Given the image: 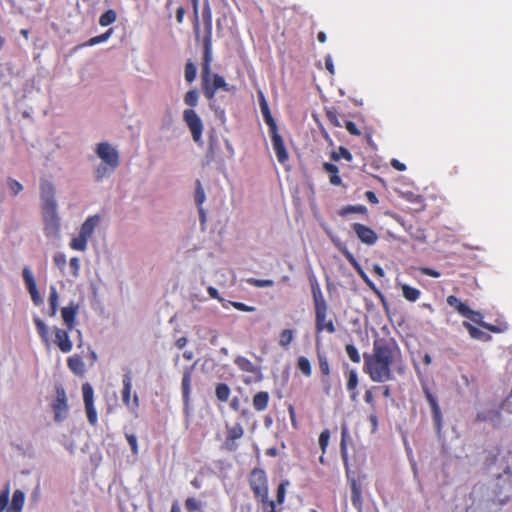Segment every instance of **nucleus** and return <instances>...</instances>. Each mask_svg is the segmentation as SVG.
Returning <instances> with one entry per match:
<instances>
[{"instance_id":"25","label":"nucleus","mask_w":512,"mask_h":512,"mask_svg":"<svg viewBox=\"0 0 512 512\" xmlns=\"http://www.w3.org/2000/svg\"><path fill=\"white\" fill-rule=\"evenodd\" d=\"M270 395L266 391L257 392L252 399L253 408L256 411H264L269 404Z\"/></svg>"},{"instance_id":"12","label":"nucleus","mask_w":512,"mask_h":512,"mask_svg":"<svg viewBox=\"0 0 512 512\" xmlns=\"http://www.w3.org/2000/svg\"><path fill=\"white\" fill-rule=\"evenodd\" d=\"M422 390H423V393H424V396H425L427 402L430 405L435 428L438 432H440L441 428H442V413H441V409L439 407L437 398L431 392V390L429 389V387L427 385H424L422 387Z\"/></svg>"},{"instance_id":"13","label":"nucleus","mask_w":512,"mask_h":512,"mask_svg":"<svg viewBox=\"0 0 512 512\" xmlns=\"http://www.w3.org/2000/svg\"><path fill=\"white\" fill-rule=\"evenodd\" d=\"M22 277H23L26 289L30 294L33 304L35 306H40L43 303V299L37 289V285H36L34 276L28 267H25L23 269Z\"/></svg>"},{"instance_id":"6","label":"nucleus","mask_w":512,"mask_h":512,"mask_svg":"<svg viewBox=\"0 0 512 512\" xmlns=\"http://www.w3.org/2000/svg\"><path fill=\"white\" fill-rule=\"evenodd\" d=\"M95 152L102 160V163L108 164L111 168H117L120 164V156L115 147L108 142L97 144Z\"/></svg>"},{"instance_id":"19","label":"nucleus","mask_w":512,"mask_h":512,"mask_svg":"<svg viewBox=\"0 0 512 512\" xmlns=\"http://www.w3.org/2000/svg\"><path fill=\"white\" fill-rule=\"evenodd\" d=\"M271 142H272V146L275 151L278 162L281 164H285L289 159V155H288V152L286 150V147H285V144H284V141H283L281 135L280 134L272 135Z\"/></svg>"},{"instance_id":"21","label":"nucleus","mask_w":512,"mask_h":512,"mask_svg":"<svg viewBox=\"0 0 512 512\" xmlns=\"http://www.w3.org/2000/svg\"><path fill=\"white\" fill-rule=\"evenodd\" d=\"M78 312V305L71 303L61 310L63 322L68 330H73L75 326L76 315Z\"/></svg>"},{"instance_id":"60","label":"nucleus","mask_w":512,"mask_h":512,"mask_svg":"<svg viewBox=\"0 0 512 512\" xmlns=\"http://www.w3.org/2000/svg\"><path fill=\"white\" fill-rule=\"evenodd\" d=\"M69 265H70V268L72 270V275L77 277L78 274H79V270H80L79 259L77 257L71 258Z\"/></svg>"},{"instance_id":"27","label":"nucleus","mask_w":512,"mask_h":512,"mask_svg":"<svg viewBox=\"0 0 512 512\" xmlns=\"http://www.w3.org/2000/svg\"><path fill=\"white\" fill-rule=\"evenodd\" d=\"M25 502V494L21 490H15L10 506L6 512H21Z\"/></svg>"},{"instance_id":"10","label":"nucleus","mask_w":512,"mask_h":512,"mask_svg":"<svg viewBox=\"0 0 512 512\" xmlns=\"http://www.w3.org/2000/svg\"><path fill=\"white\" fill-rule=\"evenodd\" d=\"M122 402L123 404L131 409L132 411H135L139 407V397L137 393H134L133 400H131V392H132V377L131 373L127 372L123 375L122 379Z\"/></svg>"},{"instance_id":"17","label":"nucleus","mask_w":512,"mask_h":512,"mask_svg":"<svg viewBox=\"0 0 512 512\" xmlns=\"http://www.w3.org/2000/svg\"><path fill=\"white\" fill-rule=\"evenodd\" d=\"M243 434L244 429L240 423H236L234 426L228 427L224 447L228 451H235L238 448L236 440L240 439Z\"/></svg>"},{"instance_id":"41","label":"nucleus","mask_w":512,"mask_h":512,"mask_svg":"<svg viewBox=\"0 0 512 512\" xmlns=\"http://www.w3.org/2000/svg\"><path fill=\"white\" fill-rule=\"evenodd\" d=\"M116 168H111L108 164L102 163L95 170V179L102 181L103 178L109 176Z\"/></svg>"},{"instance_id":"44","label":"nucleus","mask_w":512,"mask_h":512,"mask_svg":"<svg viewBox=\"0 0 512 512\" xmlns=\"http://www.w3.org/2000/svg\"><path fill=\"white\" fill-rule=\"evenodd\" d=\"M349 213H359L362 215H367L368 210L364 205H348L343 207L340 211L342 216L347 215Z\"/></svg>"},{"instance_id":"11","label":"nucleus","mask_w":512,"mask_h":512,"mask_svg":"<svg viewBox=\"0 0 512 512\" xmlns=\"http://www.w3.org/2000/svg\"><path fill=\"white\" fill-rule=\"evenodd\" d=\"M202 16L205 28V34L202 40L203 52H206L208 58L209 51H212V13L208 3L203 8Z\"/></svg>"},{"instance_id":"8","label":"nucleus","mask_w":512,"mask_h":512,"mask_svg":"<svg viewBox=\"0 0 512 512\" xmlns=\"http://www.w3.org/2000/svg\"><path fill=\"white\" fill-rule=\"evenodd\" d=\"M183 120L191 132L192 139L199 142L204 128L201 118L193 109H186L183 112Z\"/></svg>"},{"instance_id":"16","label":"nucleus","mask_w":512,"mask_h":512,"mask_svg":"<svg viewBox=\"0 0 512 512\" xmlns=\"http://www.w3.org/2000/svg\"><path fill=\"white\" fill-rule=\"evenodd\" d=\"M40 197L42 200V207L57 206L55 200V187L51 182L47 180H41Z\"/></svg>"},{"instance_id":"26","label":"nucleus","mask_w":512,"mask_h":512,"mask_svg":"<svg viewBox=\"0 0 512 512\" xmlns=\"http://www.w3.org/2000/svg\"><path fill=\"white\" fill-rule=\"evenodd\" d=\"M99 222H100L99 215L89 216L82 224V226L80 228V233L89 239L92 236L94 229L98 225Z\"/></svg>"},{"instance_id":"31","label":"nucleus","mask_w":512,"mask_h":512,"mask_svg":"<svg viewBox=\"0 0 512 512\" xmlns=\"http://www.w3.org/2000/svg\"><path fill=\"white\" fill-rule=\"evenodd\" d=\"M351 502L352 505L356 509H361L362 507V491L360 485L355 481L352 480L351 482Z\"/></svg>"},{"instance_id":"33","label":"nucleus","mask_w":512,"mask_h":512,"mask_svg":"<svg viewBox=\"0 0 512 512\" xmlns=\"http://www.w3.org/2000/svg\"><path fill=\"white\" fill-rule=\"evenodd\" d=\"M446 301L448 305L453 307L461 316L468 312L469 306L461 302L455 295H449Z\"/></svg>"},{"instance_id":"32","label":"nucleus","mask_w":512,"mask_h":512,"mask_svg":"<svg viewBox=\"0 0 512 512\" xmlns=\"http://www.w3.org/2000/svg\"><path fill=\"white\" fill-rule=\"evenodd\" d=\"M400 288L402 290L403 297L409 302H416L421 296V291L419 289L408 284H400Z\"/></svg>"},{"instance_id":"42","label":"nucleus","mask_w":512,"mask_h":512,"mask_svg":"<svg viewBox=\"0 0 512 512\" xmlns=\"http://www.w3.org/2000/svg\"><path fill=\"white\" fill-rule=\"evenodd\" d=\"M117 13L113 9L104 12L99 18V24L106 27L116 21Z\"/></svg>"},{"instance_id":"64","label":"nucleus","mask_w":512,"mask_h":512,"mask_svg":"<svg viewBox=\"0 0 512 512\" xmlns=\"http://www.w3.org/2000/svg\"><path fill=\"white\" fill-rule=\"evenodd\" d=\"M233 306L240 310V311H243V312H253L255 311V307H252V306H248L242 302H234L233 303Z\"/></svg>"},{"instance_id":"15","label":"nucleus","mask_w":512,"mask_h":512,"mask_svg":"<svg viewBox=\"0 0 512 512\" xmlns=\"http://www.w3.org/2000/svg\"><path fill=\"white\" fill-rule=\"evenodd\" d=\"M352 229L358 239L366 245H374L378 240L377 233L372 228L364 224L354 223L352 224Z\"/></svg>"},{"instance_id":"29","label":"nucleus","mask_w":512,"mask_h":512,"mask_svg":"<svg viewBox=\"0 0 512 512\" xmlns=\"http://www.w3.org/2000/svg\"><path fill=\"white\" fill-rule=\"evenodd\" d=\"M462 325L468 331V333L472 339L483 340V341H489L491 339L490 335L484 333L482 330L473 326L468 321H463Z\"/></svg>"},{"instance_id":"45","label":"nucleus","mask_w":512,"mask_h":512,"mask_svg":"<svg viewBox=\"0 0 512 512\" xmlns=\"http://www.w3.org/2000/svg\"><path fill=\"white\" fill-rule=\"evenodd\" d=\"M345 352L353 363H360L361 356L356 346H354L353 344H346Z\"/></svg>"},{"instance_id":"50","label":"nucleus","mask_w":512,"mask_h":512,"mask_svg":"<svg viewBox=\"0 0 512 512\" xmlns=\"http://www.w3.org/2000/svg\"><path fill=\"white\" fill-rule=\"evenodd\" d=\"M112 29H109L107 30L105 33L101 34V35H98V36H95V37H92L90 38L85 45L87 46H94L96 44H99V43H102V42H105L112 34Z\"/></svg>"},{"instance_id":"5","label":"nucleus","mask_w":512,"mask_h":512,"mask_svg":"<svg viewBox=\"0 0 512 512\" xmlns=\"http://www.w3.org/2000/svg\"><path fill=\"white\" fill-rule=\"evenodd\" d=\"M42 208V217L44 221V233L47 237H56L60 232V217L57 213V206H47Z\"/></svg>"},{"instance_id":"24","label":"nucleus","mask_w":512,"mask_h":512,"mask_svg":"<svg viewBox=\"0 0 512 512\" xmlns=\"http://www.w3.org/2000/svg\"><path fill=\"white\" fill-rule=\"evenodd\" d=\"M67 366L76 376H84L86 372L85 364L79 355H73L67 359Z\"/></svg>"},{"instance_id":"51","label":"nucleus","mask_w":512,"mask_h":512,"mask_svg":"<svg viewBox=\"0 0 512 512\" xmlns=\"http://www.w3.org/2000/svg\"><path fill=\"white\" fill-rule=\"evenodd\" d=\"M328 121L335 127H342L341 116L334 109L326 111Z\"/></svg>"},{"instance_id":"63","label":"nucleus","mask_w":512,"mask_h":512,"mask_svg":"<svg viewBox=\"0 0 512 512\" xmlns=\"http://www.w3.org/2000/svg\"><path fill=\"white\" fill-rule=\"evenodd\" d=\"M53 260H54V263H55L58 267H60V268L64 267V266H65V264H66V257H65V255H64V254H62V253H57V254H55V255H54V257H53Z\"/></svg>"},{"instance_id":"3","label":"nucleus","mask_w":512,"mask_h":512,"mask_svg":"<svg viewBox=\"0 0 512 512\" xmlns=\"http://www.w3.org/2000/svg\"><path fill=\"white\" fill-rule=\"evenodd\" d=\"M249 486L254 498L261 506L262 512H275V502L269 499L268 478L266 472L261 468H254L248 477Z\"/></svg>"},{"instance_id":"20","label":"nucleus","mask_w":512,"mask_h":512,"mask_svg":"<svg viewBox=\"0 0 512 512\" xmlns=\"http://www.w3.org/2000/svg\"><path fill=\"white\" fill-rule=\"evenodd\" d=\"M192 367H186L183 371L182 381H181V390H182V398L185 406H188L190 403V394H191V381H192Z\"/></svg>"},{"instance_id":"34","label":"nucleus","mask_w":512,"mask_h":512,"mask_svg":"<svg viewBox=\"0 0 512 512\" xmlns=\"http://www.w3.org/2000/svg\"><path fill=\"white\" fill-rule=\"evenodd\" d=\"M58 299H59V296H58L56 288L54 286H51L50 294H49V298H48L49 316H51V317H54L57 313Z\"/></svg>"},{"instance_id":"43","label":"nucleus","mask_w":512,"mask_h":512,"mask_svg":"<svg viewBox=\"0 0 512 512\" xmlns=\"http://www.w3.org/2000/svg\"><path fill=\"white\" fill-rule=\"evenodd\" d=\"M196 74H197V68H196L195 64L191 60H188L185 64V71H184L185 80L188 83H192L196 78Z\"/></svg>"},{"instance_id":"58","label":"nucleus","mask_w":512,"mask_h":512,"mask_svg":"<svg viewBox=\"0 0 512 512\" xmlns=\"http://www.w3.org/2000/svg\"><path fill=\"white\" fill-rule=\"evenodd\" d=\"M344 125H345V128L347 129V131L351 135H354V136H360L361 135L360 129L357 127V125L354 122L349 121V120H345L344 121Z\"/></svg>"},{"instance_id":"52","label":"nucleus","mask_w":512,"mask_h":512,"mask_svg":"<svg viewBox=\"0 0 512 512\" xmlns=\"http://www.w3.org/2000/svg\"><path fill=\"white\" fill-rule=\"evenodd\" d=\"M293 340V330L284 329L280 334L279 344L282 347H287Z\"/></svg>"},{"instance_id":"14","label":"nucleus","mask_w":512,"mask_h":512,"mask_svg":"<svg viewBox=\"0 0 512 512\" xmlns=\"http://www.w3.org/2000/svg\"><path fill=\"white\" fill-rule=\"evenodd\" d=\"M56 422L63 421L67 416L68 405L65 390L60 387L56 390V400L52 405Z\"/></svg>"},{"instance_id":"53","label":"nucleus","mask_w":512,"mask_h":512,"mask_svg":"<svg viewBox=\"0 0 512 512\" xmlns=\"http://www.w3.org/2000/svg\"><path fill=\"white\" fill-rule=\"evenodd\" d=\"M9 495H10V489L9 486H6L1 492H0V512H3L4 510H7L8 502H9Z\"/></svg>"},{"instance_id":"61","label":"nucleus","mask_w":512,"mask_h":512,"mask_svg":"<svg viewBox=\"0 0 512 512\" xmlns=\"http://www.w3.org/2000/svg\"><path fill=\"white\" fill-rule=\"evenodd\" d=\"M419 270L423 275L430 276L433 278H438L441 275L440 272L429 267H421Z\"/></svg>"},{"instance_id":"55","label":"nucleus","mask_w":512,"mask_h":512,"mask_svg":"<svg viewBox=\"0 0 512 512\" xmlns=\"http://www.w3.org/2000/svg\"><path fill=\"white\" fill-rule=\"evenodd\" d=\"M329 439H330V432L328 429H325L323 430L321 433H320V436H319V446L322 450V453L324 454L326 452V449H327V446H328V443H329Z\"/></svg>"},{"instance_id":"36","label":"nucleus","mask_w":512,"mask_h":512,"mask_svg":"<svg viewBox=\"0 0 512 512\" xmlns=\"http://www.w3.org/2000/svg\"><path fill=\"white\" fill-rule=\"evenodd\" d=\"M231 390L225 383H218L215 388V395L221 402H226L229 399Z\"/></svg>"},{"instance_id":"38","label":"nucleus","mask_w":512,"mask_h":512,"mask_svg":"<svg viewBox=\"0 0 512 512\" xmlns=\"http://www.w3.org/2000/svg\"><path fill=\"white\" fill-rule=\"evenodd\" d=\"M341 158L345 159L348 162H351L353 156L347 148L340 146L338 148V151H333L331 153V159L335 162H338Z\"/></svg>"},{"instance_id":"4","label":"nucleus","mask_w":512,"mask_h":512,"mask_svg":"<svg viewBox=\"0 0 512 512\" xmlns=\"http://www.w3.org/2000/svg\"><path fill=\"white\" fill-rule=\"evenodd\" d=\"M211 62H212V51H209L208 59H207L206 52H203L201 77H202L203 91L208 100H212L215 97L217 90H219V89L229 91L228 85L222 76H220L219 74L211 75Z\"/></svg>"},{"instance_id":"48","label":"nucleus","mask_w":512,"mask_h":512,"mask_svg":"<svg viewBox=\"0 0 512 512\" xmlns=\"http://www.w3.org/2000/svg\"><path fill=\"white\" fill-rule=\"evenodd\" d=\"M184 505H185V509L187 512L201 511V507H202L201 502L194 497H188L185 500Z\"/></svg>"},{"instance_id":"39","label":"nucleus","mask_w":512,"mask_h":512,"mask_svg":"<svg viewBox=\"0 0 512 512\" xmlns=\"http://www.w3.org/2000/svg\"><path fill=\"white\" fill-rule=\"evenodd\" d=\"M343 255L345 256V258L347 259V261L354 267L357 269V271L359 272L361 278L363 279V281L366 283L367 280H369L370 278L365 274V272L361 269L359 263L357 262L356 258L353 256L352 253H350L348 250H344L343 251Z\"/></svg>"},{"instance_id":"1","label":"nucleus","mask_w":512,"mask_h":512,"mask_svg":"<svg viewBox=\"0 0 512 512\" xmlns=\"http://www.w3.org/2000/svg\"><path fill=\"white\" fill-rule=\"evenodd\" d=\"M363 372L372 382L384 383L393 379L392 369L396 367L403 372L402 352L393 338H376L372 352L363 354Z\"/></svg>"},{"instance_id":"18","label":"nucleus","mask_w":512,"mask_h":512,"mask_svg":"<svg viewBox=\"0 0 512 512\" xmlns=\"http://www.w3.org/2000/svg\"><path fill=\"white\" fill-rule=\"evenodd\" d=\"M69 331L66 329H61L58 327H54V344L63 352L68 353L72 350L73 344L69 338Z\"/></svg>"},{"instance_id":"49","label":"nucleus","mask_w":512,"mask_h":512,"mask_svg":"<svg viewBox=\"0 0 512 512\" xmlns=\"http://www.w3.org/2000/svg\"><path fill=\"white\" fill-rule=\"evenodd\" d=\"M199 94L197 90H189L184 96V102L189 107H195L198 104Z\"/></svg>"},{"instance_id":"56","label":"nucleus","mask_w":512,"mask_h":512,"mask_svg":"<svg viewBox=\"0 0 512 512\" xmlns=\"http://www.w3.org/2000/svg\"><path fill=\"white\" fill-rule=\"evenodd\" d=\"M264 121H265V123H266V124L268 125V127H269V133H270V136H272V135H276V134H279V133H278V127H277L276 121L274 120V118L272 117V115H269V116L264 117Z\"/></svg>"},{"instance_id":"7","label":"nucleus","mask_w":512,"mask_h":512,"mask_svg":"<svg viewBox=\"0 0 512 512\" xmlns=\"http://www.w3.org/2000/svg\"><path fill=\"white\" fill-rule=\"evenodd\" d=\"M83 401L88 422L92 426L98 423L97 411L94 406V390L90 383L86 382L82 385Z\"/></svg>"},{"instance_id":"47","label":"nucleus","mask_w":512,"mask_h":512,"mask_svg":"<svg viewBox=\"0 0 512 512\" xmlns=\"http://www.w3.org/2000/svg\"><path fill=\"white\" fill-rule=\"evenodd\" d=\"M288 484H289L288 481H283L278 485L277 493H276V500L274 501L275 507L277 505H282L284 503L285 495H286V487Z\"/></svg>"},{"instance_id":"54","label":"nucleus","mask_w":512,"mask_h":512,"mask_svg":"<svg viewBox=\"0 0 512 512\" xmlns=\"http://www.w3.org/2000/svg\"><path fill=\"white\" fill-rule=\"evenodd\" d=\"M7 185L13 196L18 195L23 190L22 184L11 177L7 178Z\"/></svg>"},{"instance_id":"22","label":"nucleus","mask_w":512,"mask_h":512,"mask_svg":"<svg viewBox=\"0 0 512 512\" xmlns=\"http://www.w3.org/2000/svg\"><path fill=\"white\" fill-rule=\"evenodd\" d=\"M194 198H195V203L198 207V211H199V215H200V220L201 222H205L206 220V214H205V211L204 209L202 208V204L204 203L206 197H205V191L202 187V184H201V181L199 179L196 180L195 182V195H194Z\"/></svg>"},{"instance_id":"28","label":"nucleus","mask_w":512,"mask_h":512,"mask_svg":"<svg viewBox=\"0 0 512 512\" xmlns=\"http://www.w3.org/2000/svg\"><path fill=\"white\" fill-rule=\"evenodd\" d=\"M323 170L329 173V181L334 186H339L342 184V180L339 176V169L335 164L325 162L323 164Z\"/></svg>"},{"instance_id":"9","label":"nucleus","mask_w":512,"mask_h":512,"mask_svg":"<svg viewBox=\"0 0 512 512\" xmlns=\"http://www.w3.org/2000/svg\"><path fill=\"white\" fill-rule=\"evenodd\" d=\"M236 366L243 372H247L252 374L251 377H247L244 379L245 384H250L252 382H260L263 378L260 367L254 365L248 358L243 356H237L234 360Z\"/></svg>"},{"instance_id":"23","label":"nucleus","mask_w":512,"mask_h":512,"mask_svg":"<svg viewBox=\"0 0 512 512\" xmlns=\"http://www.w3.org/2000/svg\"><path fill=\"white\" fill-rule=\"evenodd\" d=\"M346 376H347L346 387H347V390L350 392V399L352 401H355L358 397L357 386L359 383L357 371L354 369H350L349 371L346 372Z\"/></svg>"},{"instance_id":"59","label":"nucleus","mask_w":512,"mask_h":512,"mask_svg":"<svg viewBox=\"0 0 512 512\" xmlns=\"http://www.w3.org/2000/svg\"><path fill=\"white\" fill-rule=\"evenodd\" d=\"M125 437H126L128 444L131 447L132 453L134 455H137L138 454L137 437L134 434H126Z\"/></svg>"},{"instance_id":"37","label":"nucleus","mask_w":512,"mask_h":512,"mask_svg":"<svg viewBox=\"0 0 512 512\" xmlns=\"http://www.w3.org/2000/svg\"><path fill=\"white\" fill-rule=\"evenodd\" d=\"M297 368L301 371V373L305 377H310L312 375V367H311L310 361L305 356L298 357Z\"/></svg>"},{"instance_id":"40","label":"nucleus","mask_w":512,"mask_h":512,"mask_svg":"<svg viewBox=\"0 0 512 512\" xmlns=\"http://www.w3.org/2000/svg\"><path fill=\"white\" fill-rule=\"evenodd\" d=\"M88 238L79 232V235L70 242V247L77 251H84L87 247Z\"/></svg>"},{"instance_id":"35","label":"nucleus","mask_w":512,"mask_h":512,"mask_svg":"<svg viewBox=\"0 0 512 512\" xmlns=\"http://www.w3.org/2000/svg\"><path fill=\"white\" fill-rule=\"evenodd\" d=\"M317 359L321 374L325 377H328L330 375V365L326 354L320 350H317Z\"/></svg>"},{"instance_id":"2","label":"nucleus","mask_w":512,"mask_h":512,"mask_svg":"<svg viewBox=\"0 0 512 512\" xmlns=\"http://www.w3.org/2000/svg\"><path fill=\"white\" fill-rule=\"evenodd\" d=\"M311 293L315 309V329L316 333L319 334L326 331L329 334L336 332L334 321L331 318H327L328 305L322 293L320 284L317 279H310Z\"/></svg>"},{"instance_id":"62","label":"nucleus","mask_w":512,"mask_h":512,"mask_svg":"<svg viewBox=\"0 0 512 512\" xmlns=\"http://www.w3.org/2000/svg\"><path fill=\"white\" fill-rule=\"evenodd\" d=\"M288 412H289V417H290V420H291L292 427L294 429H297L298 428V422H297V419H296L295 409H294L292 404L288 405Z\"/></svg>"},{"instance_id":"30","label":"nucleus","mask_w":512,"mask_h":512,"mask_svg":"<svg viewBox=\"0 0 512 512\" xmlns=\"http://www.w3.org/2000/svg\"><path fill=\"white\" fill-rule=\"evenodd\" d=\"M33 322L35 324V327L37 329V332H38L42 342L45 344L46 347H49L50 346V338H49L48 327L39 317H34Z\"/></svg>"},{"instance_id":"46","label":"nucleus","mask_w":512,"mask_h":512,"mask_svg":"<svg viewBox=\"0 0 512 512\" xmlns=\"http://www.w3.org/2000/svg\"><path fill=\"white\" fill-rule=\"evenodd\" d=\"M463 317L470 319L472 322H474L475 324H477L481 327L485 323L483 321L484 317H483L482 313L479 311H474V310L470 309V307L468 308V312L466 314H463Z\"/></svg>"},{"instance_id":"57","label":"nucleus","mask_w":512,"mask_h":512,"mask_svg":"<svg viewBox=\"0 0 512 512\" xmlns=\"http://www.w3.org/2000/svg\"><path fill=\"white\" fill-rule=\"evenodd\" d=\"M259 105H260V109H261L263 118L271 115L268 103L262 93H260V96H259Z\"/></svg>"}]
</instances>
